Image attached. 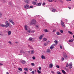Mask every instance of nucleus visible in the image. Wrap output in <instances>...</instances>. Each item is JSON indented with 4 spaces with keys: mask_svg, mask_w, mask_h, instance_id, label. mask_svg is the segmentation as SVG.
Here are the masks:
<instances>
[{
    "mask_svg": "<svg viewBox=\"0 0 74 74\" xmlns=\"http://www.w3.org/2000/svg\"><path fill=\"white\" fill-rule=\"evenodd\" d=\"M30 24L33 25V26L36 25V21L34 19L32 20L31 22L30 23Z\"/></svg>",
    "mask_w": 74,
    "mask_h": 74,
    "instance_id": "obj_1",
    "label": "nucleus"
},
{
    "mask_svg": "<svg viewBox=\"0 0 74 74\" xmlns=\"http://www.w3.org/2000/svg\"><path fill=\"white\" fill-rule=\"evenodd\" d=\"M5 26H6V27H9V26L10 25V23L8 22V21H7L5 22Z\"/></svg>",
    "mask_w": 74,
    "mask_h": 74,
    "instance_id": "obj_2",
    "label": "nucleus"
},
{
    "mask_svg": "<svg viewBox=\"0 0 74 74\" xmlns=\"http://www.w3.org/2000/svg\"><path fill=\"white\" fill-rule=\"evenodd\" d=\"M20 53L21 54H19L18 53V55H22V53H24V54H25V52L23 51V50L20 51Z\"/></svg>",
    "mask_w": 74,
    "mask_h": 74,
    "instance_id": "obj_3",
    "label": "nucleus"
},
{
    "mask_svg": "<svg viewBox=\"0 0 74 74\" xmlns=\"http://www.w3.org/2000/svg\"><path fill=\"white\" fill-rule=\"evenodd\" d=\"M21 63L23 64H25L26 63V61L24 60H22L21 61Z\"/></svg>",
    "mask_w": 74,
    "mask_h": 74,
    "instance_id": "obj_4",
    "label": "nucleus"
},
{
    "mask_svg": "<svg viewBox=\"0 0 74 74\" xmlns=\"http://www.w3.org/2000/svg\"><path fill=\"white\" fill-rule=\"evenodd\" d=\"M61 25L63 27H64V23L63 22V21H62V20H61Z\"/></svg>",
    "mask_w": 74,
    "mask_h": 74,
    "instance_id": "obj_5",
    "label": "nucleus"
},
{
    "mask_svg": "<svg viewBox=\"0 0 74 74\" xmlns=\"http://www.w3.org/2000/svg\"><path fill=\"white\" fill-rule=\"evenodd\" d=\"M25 8L28 9L29 8V5H26L25 6H24Z\"/></svg>",
    "mask_w": 74,
    "mask_h": 74,
    "instance_id": "obj_6",
    "label": "nucleus"
},
{
    "mask_svg": "<svg viewBox=\"0 0 74 74\" xmlns=\"http://www.w3.org/2000/svg\"><path fill=\"white\" fill-rule=\"evenodd\" d=\"M24 28L25 30H27V28H28V26L27 25H25L24 26Z\"/></svg>",
    "mask_w": 74,
    "mask_h": 74,
    "instance_id": "obj_7",
    "label": "nucleus"
},
{
    "mask_svg": "<svg viewBox=\"0 0 74 74\" xmlns=\"http://www.w3.org/2000/svg\"><path fill=\"white\" fill-rule=\"evenodd\" d=\"M44 35H42L40 36L39 37V39L41 40V39H42V37H44Z\"/></svg>",
    "mask_w": 74,
    "mask_h": 74,
    "instance_id": "obj_8",
    "label": "nucleus"
},
{
    "mask_svg": "<svg viewBox=\"0 0 74 74\" xmlns=\"http://www.w3.org/2000/svg\"><path fill=\"white\" fill-rule=\"evenodd\" d=\"M53 67V64H50L49 65V68H52Z\"/></svg>",
    "mask_w": 74,
    "mask_h": 74,
    "instance_id": "obj_9",
    "label": "nucleus"
},
{
    "mask_svg": "<svg viewBox=\"0 0 74 74\" xmlns=\"http://www.w3.org/2000/svg\"><path fill=\"white\" fill-rule=\"evenodd\" d=\"M63 56L65 58H66L67 57V54H66V53H65L64 54H63Z\"/></svg>",
    "mask_w": 74,
    "mask_h": 74,
    "instance_id": "obj_10",
    "label": "nucleus"
},
{
    "mask_svg": "<svg viewBox=\"0 0 74 74\" xmlns=\"http://www.w3.org/2000/svg\"><path fill=\"white\" fill-rule=\"evenodd\" d=\"M51 52V50L50 49H48L47 50V53H50Z\"/></svg>",
    "mask_w": 74,
    "mask_h": 74,
    "instance_id": "obj_11",
    "label": "nucleus"
},
{
    "mask_svg": "<svg viewBox=\"0 0 74 74\" xmlns=\"http://www.w3.org/2000/svg\"><path fill=\"white\" fill-rule=\"evenodd\" d=\"M8 36H10L11 35V31H9L8 32Z\"/></svg>",
    "mask_w": 74,
    "mask_h": 74,
    "instance_id": "obj_12",
    "label": "nucleus"
},
{
    "mask_svg": "<svg viewBox=\"0 0 74 74\" xmlns=\"http://www.w3.org/2000/svg\"><path fill=\"white\" fill-rule=\"evenodd\" d=\"M1 27H6V26L5 25H4V24H2L1 25Z\"/></svg>",
    "mask_w": 74,
    "mask_h": 74,
    "instance_id": "obj_13",
    "label": "nucleus"
},
{
    "mask_svg": "<svg viewBox=\"0 0 74 74\" xmlns=\"http://www.w3.org/2000/svg\"><path fill=\"white\" fill-rule=\"evenodd\" d=\"M41 5V3H38L36 4V5L37 6H40Z\"/></svg>",
    "mask_w": 74,
    "mask_h": 74,
    "instance_id": "obj_14",
    "label": "nucleus"
},
{
    "mask_svg": "<svg viewBox=\"0 0 74 74\" xmlns=\"http://www.w3.org/2000/svg\"><path fill=\"white\" fill-rule=\"evenodd\" d=\"M41 58L42 59H45V57L43 55L41 56Z\"/></svg>",
    "mask_w": 74,
    "mask_h": 74,
    "instance_id": "obj_15",
    "label": "nucleus"
},
{
    "mask_svg": "<svg viewBox=\"0 0 74 74\" xmlns=\"http://www.w3.org/2000/svg\"><path fill=\"white\" fill-rule=\"evenodd\" d=\"M33 4L34 5H36L37 4V2H34V1H33L32 2Z\"/></svg>",
    "mask_w": 74,
    "mask_h": 74,
    "instance_id": "obj_16",
    "label": "nucleus"
},
{
    "mask_svg": "<svg viewBox=\"0 0 74 74\" xmlns=\"http://www.w3.org/2000/svg\"><path fill=\"white\" fill-rule=\"evenodd\" d=\"M18 70H19L20 71H22V69L20 68H18Z\"/></svg>",
    "mask_w": 74,
    "mask_h": 74,
    "instance_id": "obj_17",
    "label": "nucleus"
},
{
    "mask_svg": "<svg viewBox=\"0 0 74 74\" xmlns=\"http://www.w3.org/2000/svg\"><path fill=\"white\" fill-rule=\"evenodd\" d=\"M34 53V51L33 50H32L31 52V54H33V53Z\"/></svg>",
    "mask_w": 74,
    "mask_h": 74,
    "instance_id": "obj_18",
    "label": "nucleus"
},
{
    "mask_svg": "<svg viewBox=\"0 0 74 74\" xmlns=\"http://www.w3.org/2000/svg\"><path fill=\"white\" fill-rule=\"evenodd\" d=\"M54 42L56 44H58V41L56 40H55L54 41Z\"/></svg>",
    "mask_w": 74,
    "mask_h": 74,
    "instance_id": "obj_19",
    "label": "nucleus"
},
{
    "mask_svg": "<svg viewBox=\"0 0 74 74\" xmlns=\"http://www.w3.org/2000/svg\"><path fill=\"white\" fill-rule=\"evenodd\" d=\"M50 48L51 49H52L53 48V45H51V46L50 47Z\"/></svg>",
    "mask_w": 74,
    "mask_h": 74,
    "instance_id": "obj_20",
    "label": "nucleus"
},
{
    "mask_svg": "<svg viewBox=\"0 0 74 74\" xmlns=\"http://www.w3.org/2000/svg\"><path fill=\"white\" fill-rule=\"evenodd\" d=\"M37 72L38 73V74H40V73H41V71L38 70H37Z\"/></svg>",
    "mask_w": 74,
    "mask_h": 74,
    "instance_id": "obj_21",
    "label": "nucleus"
},
{
    "mask_svg": "<svg viewBox=\"0 0 74 74\" xmlns=\"http://www.w3.org/2000/svg\"><path fill=\"white\" fill-rule=\"evenodd\" d=\"M62 71L63 74H66V72L64 71L63 70H62Z\"/></svg>",
    "mask_w": 74,
    "mask_h": 74,
    "instance_id": "obj_22",
    "label": "nucleus"
},
{
    "mask_svg": "<svg viewBox=\"0 0 74 74\" xmlns=\"http://www.w3.org/2000/svg\"><path fill=\"white\" fill-rule=\"evenodd\" d=\"M44 31L45 32V33L48 32V30H47V29H45L44 30Z\"/></svg>",
    "mask_w": 74,
    "mask_h": 74,
    "instance_id": "obj_23",
    "label": "nucleus"
},
{
    "mask_svg": "<svg viewBox=\"0 0 74 74\" xmlns=\"http://www.w3.org/2000/svg\"><path fill=\"white\" fill-rule=\"evenodd\" d=\"M29 40L30 41H32V40H33V38L31 37H30Z\"/></svg>",
    "mask_w": 74,
    "mask_h": 74,
    "instance_id": "obj_24",
    "label": "nucleus"
},
{
    "mask_svg": "<svg viewBox=\"0 0 74 74\" xmlns=\"http://www.w3.org/2000/svg\"><path fill=\"white\" fill-rule=\"evenodd\" d=\"M28 70V69H27V68H24V70H25V71H28V70Z\"/></svg>",
    "mask_w": 74,
    "mask_h": 74,
    "instance_id": "obj_25",
    "label": "nucleus"
},
{
    "mask_svg": "<svg viewBox=\"0 0 74 74\" xmlns=\"http://www.w3.org/2000/svg\"><path fill=\"white\" fill-rule=\"evenodd\" d=\"M43 40L45 41H46L47 40V39L46 38H45L43 39Z\"/></svg>",
    "mask_w": 74,
    "mask_h": 74,
    "instance_id": "obj_26",
    "label": "nucleus"
},
{
    "mask_svg": "<svg viewBox=\"0 0 74 74\" xmlns=\"http://www.w3.org/2000/svg\"><path fill=\"white\" fill-rule=\"evenodd\" d=\"M52 11L53 12H55V11H56V9H53Z\"/></svg>",
    "mask_w": 74,
    "mask_h": 74,
    "instance_id": "obj_27",
    "label": "nucleus"
},
{
    "mask_svg": "<svg viewBox=\"0 0 74 74\" xmlns=\"http://www.w3.org/2000/svg\"><path fill=\"white\" fill-rule=\"evenodd\" d=\"M9 21L10 22H11V23H12L13 22V21L12 20L9 19Z\"/></svg>",
    "mask_w": 74,
    "mask_h": 74,
    "instance_id": "obj_28",
    "label": "nucleus"
},
{
    "mask_svg": "<svg viewBox=\"0 0 74 74\" xmlns=\"http://www.w3.org/2000/svg\"><path fill=\"white\" fill-rule=\"evenodd\" d=\"M35 27L36 28V29H38V28H39V27H38V26L37 25H36L35 26Z\"/></svg>",
    "mask_w": 74,
    "mask_h": 74,
    "instance_id": "obj_29",
    "label": "nucleus"
},
{
    "mask_svg": "<svg viewBox=\"0 0 74 74\" xmlns=\"http://www.w3.org/2000/svg\"><path fill=\"white\" fill-rule=\"evenodd\" d=\"M68 32H69V34H71V35L73 34V33H72L71 32H70V31H68Z\"/></svg>",
    "mask_w": 74,
    "mask_h": 74,
    "instance_id": "obj_30",
    "label": "nucleus"
},
{
    "mask_svg": "<svg viewBox=\"0 0 74 74\" xmlns=\"http://www.w3.org/2000/svg\"><path fill=\"white\" fill-rule=\"evenodd\" d=\"M9 5H10V6H11L12 5V3L11 2L9 3Z\"/></svg>",
    "mask_w": 74,
    "mask_h": 74,
    "instance_id": "obj_31",
    "label": "nucleus"
},
{
    "mask_svg": "<svg viewBox=\"0 0 74 74\" xmlns=\"http://www.w3.org/2000/svg\"><path fill=\"white\" fill-rule=\"evenodd\" d=\"M2 17V13H1L0 12V18H1Z\"/></svg>",
    "mask_w": 74,
    "mask_h": 74,
    "instance_id": "obj_32",
    "label": "nucleus"
},
{
    "mask_svg": "<svg viewBox=\"0 0 74 74\" xmlns=\"http://www.w3.org/2000/svg\"><path fill=\"white\" fill-rule=\"evenodd\" d=\"M60 32L61 33H63V31L62 30H60Z\"/></svg>",
    "mask_w": 74,
    "mask_h": 74,
    "instance_id": "obj_33",
    "label": "nucleus"
},
{
    "mask_svg": "<svg viewBox=\"0 0 74 74\" xmlns=\"http://www.w3.org/2000/svg\"><path fill=\"white\" fill-rule=\"evenodd\" d=\"M66 67H69V64L68 63L66 64Z\"/></svg>",
    "mask_w": 74,
    "mask_h": 74,
    "instance_id": "obj_34",
    "label": "nucleus"
},
{
    "mask_svg": "<svg viewBox=\"0 0 74 74\" xmlns=\"http://www.w3.org/2000/svg\"><path fill=\"white\" fill-rule=\"evenodd\" d=\"M28 33H31V29H30L29 30H28L27 31Z\"/></svg>",
    "mask_w": 74,
    "mask_h": 74,
    "instance_id": "obj_35",
    "label": "nucleus"
},
{
    "mask_svg": "<svg viewBox=\"0 0 74 74\" xmlns=\"http://www.w3.org/2000/svg\"><path fill=\"white\" fill-rule=\"evenodd\" d=\"M31 33H34V30H31Z\"/></svg>",
    "mask_w": 74,
    "mask_h": 74,
    "instance_id": "obj_36",
    "label": "nucleus"
},
{
    "mask_svg": "<svg viewBox=\"0 0 74 74\" xmlns=\"http://www.w3.org/2000/svg\"><path fill=\"white\" fill-rule=\"evenodd\" d=\"M56 34H57V35H59V34H60V33H59V32H56Z\"/></svg>",
    "mask_w": 74,
    "mask_h": 74,
    "instance_id": "obj_37",
    "label": "nucleus"
},
{
    "mask_svg": "<svg viewBox=\"0 0 74 74\" xmlns=\"http://www.w3.org/2000/svg\"><path fill=\"white\" fill-rule=\"evenodd\" d=\"M28 47H29V48H30L31 49H33V47H31V46H30L29 45H28Z\"/></svg>",
    "mask_w": 74,
    "mask_h": 74,
    "instance_id": "obj_38",
    "label": "nucleus"
},
{
    "mask_svg": "<svg viewBox=\"0 0 74 74\" xmlns=\"http://www.w3.org/2000/svg\"><path fill=\"white\" fill-rule=\"evenodd\" d=\"M47 45H48V44L47 43H44V45L45 46H47Z\"/></svg>",
    "mask_w": 74,
    "mask_h": 74,
    "instance_id": "obj_39",
    "label": "nucleus"
},
{
    "mask_svg": "<svg viewBox=\"0 0 74 74\" xmlns=\"http://www.w3.org/2000/svg\"><path fill=\"white\" fill-rule=\"evenodd\" d=\"M39 70L40 71H41V67H39Z\"/></svg>",
    "mask_w": 74,
    "mask_h": 74,
    "instance_id": "obj_40",
    "label": "nucleus"
},
{
    "mask_svg": "<svg viewBox=\"0 0 74 74\" xmlns=\"http://www.w3.org/2000/svg\"><path fill=\"white\" fill-rule=\"evenodd\" d=\"M8 43H9V44H10V45H12V43H11V41H9V42H8Z\"/></svg>",
    "mask_w": 74,
    "mask_h": 74,
    "instance_id": "obj_41",
    "label": "nucleus"
},
{
    "mask_svg": "<svg viewBox=\"0 0 74 74\" xmlns=\"http://www.w3.org/2000/svg\"><path fill=\"white\" fill-rule=\"evenodd\" d=\"M56 67H57V68H58V69H59V68L60 67L59 66V65H57L56 66Z\"/></svg>",
    "mask_w": 74,
    "mask_h": 74,
    "instance_id": "obj_42",
    "label": "nucleus"
},
{
    "mask_svg": "<svg viewBox=\"0 0 74 74\" xmlns=\"http://www.w3.org/2000/svg\"><path fill=\"white\" fill-rule=\"evenodd\" d=\"M69 42H73V39L70 40H69Z\"/></svg>",
    "mask_w": 74,
    "mask_h": 74,
    "instance_id": "obj_43",
    "label": "nucleus"
},
{
    "mask_svg": "<svg viewBox=\"0 0 74 74\" xmlns=\"http://www.w3.org/2000/svg\"><path fill=\"white\" fill-rule=\"evenodd\" d=\"M9 27L10 28H11V27H12V25H9Z\"/></svg>",
    "mask_w": 74,
    "mask_h": 74,
    "instance_id": "obj_44",
    "label": "nucleus"
},
{
    "mask_svg": "<svg viewBox=\"0 0 74 74\" xmlns=\"http://www.w3.org/2000/svg\"><path fill=\"white\" fill-rule=\"evenodd\" d=\"M72 65H73V64H72V63H71L69 64V66H72Z\"/></svg>",
    "mask_w": 74,
    "mask_h": 74,
    "instance_id": "obj_45",
    "label": "nucleus"
},
{
    "mask_svg": "<svg viewBox=\"0 0 74 74\" xmlns=\"http://www.w3.org/2000/svg\"><path fill=\"white\" fill-rule=\"evenodd\" d=\"M31 65H32L33 66H34V64L33 63H31Z\"/></svg>",
    "mask_w": 74,
    "mask_h": 74,
    "instance_id": "obj_46",
    "label": "nucleus"
},
{
    "mask_svg": "<svg viewBox=\"0 0 74 74\" xmlns=\"http://www.w3.org/2000/svg\"><path fill=\"white\" fill-rule=\"evenodd\" d=\"M51 72L52 74H55V72H54V71H51Z\"/></svg>",
    "mask_w": 74,
    "mask_h": 74,
    "instance_id": "obj_47",
    "label": "nucleus"
},
{
    "mask_svg": "<svg viewBox=\"0 0 74 74\" xmlns=\"http://www.w3.org/2000/svg\"><path fill=\"white\" fill-rule=\"evenodd\" d=\"M57 74H61V73H60V72H57Z\"/></svg>",
    "mask_w": 74,
    "mask_h": 74,
    "instance_id": "obj_48",
    "label": "nucleus"
},
{
    "mask_svg": "<svg viewBox=\"0 0 74 74\" xmlns=\"http://www.w3.org/2000/svg\"><path fill=\"white\" fill-rule=\"evenodd\" d=\"M64 60V58H63V57H62V61H63V60Z\"/></svg>",
    "mask_w": 74,
    "mask_h": 74,
    "instance_id": "obj_49",
    "label": "nucleus"
},
{
    "mask_svg": "<svg viewBox=\"0 0 74 74\" xmlns=\"http://www.w3.org/2000/svg\"><path fill=\"white\" fill-rule=\"evenodd\" d=\"M30 8H33V6H30Z\"/></svg>",
    "mask_w": 74,
    "mask_h": 74,
    "instance_id": "obj_50",
    "label": "nucleus"
},
{
    "mask_svg": "<svg viewBox=\"0 0 74 74\" xmlns=\"http://www.w3.org/2000/svg\"><path fill=\"white\" fill-rule=\"evenodd\" d=\"M61 3H63V2L62 1V0H59Z\"/></svg>",
    "mask_w": 74,
    "mask_h": 74,
    "instance_id": "obj_51",
    "label": "nucleus"
},
{
    "mask_svg": "<svg viewBox=\"0 0 74 74\" xmlns=\"http://www.w3.org/2000/svg\"><path fill=\"white\" fill-rule=\"evenodd\" d=\"M45 5V3H43L42 4V5Z\"/></svg>",
    "mask_w": 74,
    "mask_h": 74,
    "instance_id": "obj_52",
    "label": "nucleus"
},
{
    "mask_svg": "<svg viewBox=\"0 0 74 74\" xmlns=\"http://www.w3.org/2000/svg\"><path fill=\"white\" fill-rule=\"evenodd\" d=\"M32 59H33L34 60V59H36V58H35V57H32Z\"/></svg>",
    "mask_w": 74,
    "mask_h": 74,
    "instance_id": "obj_53",
    "label": "nucleus"
},
{
    "mask_svg": "<svg viewBox=\"0 0 74 74\" xmlns=\"http://www.w3.org/2000/svg\"><path fill=\"white\" fill-rule=\"evenodd\" d=\"M49 1V2H52V0H48Z\"/></svg>",
    "mask_w": 74,
    "mask_h": 74,
    "instance_id": "obj_54",
    "label": "nucleus"
},
{
    "mask_svg": "<svg viewBox=\"0 0 74 74\" xmlns=\"http://www.w3.org/2000/svg\"><path fill=\"white\" fill-rule=\"evenodd\" d=\"M56 45V44H53V45H53V46H55Z\"/></svg>",
    "mask_w": 74,
    "mask_h": 74,
    "instance_id": "obj_55",
    "label": "nucleus"
},
{
    "mask_svg": "<svg viewBox=\"0 0 74 74\" xmlns=\"http://www.w3.org/2000/svg\"><path fill=\"white\" fill-rule=\"evenodd\" d=\"M32 73L33 74H34V71H33L32 72Z\"/></svg>",
    "mask_w": 74,
    "mask_h": 74,
    "instance_id": "obj_56",
    "label": "nucleus"
},
{
    "mask_svg": "<svg viewBox=\"0 0 74 74\" xmlns=\"http://www.w3.org/2000/svg\"><path fill=\"white\" fill-rule=\"evenodd\" d=\"M55 31H56V30L53 29V32H55Z\"/></svg>",
    "mask_w": 74,
    "mask_h": 74,
    "instance_id": "obj_57",
    "label": "nucleus"
},
{
    "mask_svg": "<svg viewBox=\"0 0 74 74\" xmlns=\"http://www.w3.org/2000/svg\"><path fill=\"white\" fill-rule=\"evenodd\" d=\"M12 25H15V23H14V22H12Z\"/></svg>",
    "mask_w": 74,
    "mask_h": 74,
    "instance_id": "obj_58",
    "label": "nucleus"
},
{
    "mask_svg": "<svg viewBox=\"0 0 74 74\" xmlns=\"http://www.w3.org/2000/svg\"><path fill=\"white\" fill-rule=\"evenodd\" d=\"M47 44H49V41H47Z\"/></svg>",
    "mask_w": 74,
    "mask_h": 74,
    "instance_id": "obj_59",
    "label": "nucleus"
},
{
    "mask_svg": "<svg viewBox=\"0 0 74 74\" xmlns=\"http://www.w3.org/2000/svg\"><path fill=\"white\" fill-rule=\"evenodd\" d=\"M60 48H61V49H62V46L60 45Z\"/></svg>",
    "mask_w": 74,
    "mask_h": 74,
    "instance_id": "obj_60",
    "label": "nucleus"
},
{
    "mask_svg": "<svg viewBox=\"0 0 74 74\" xmlns=\"http://www.w3.org/2000/svg\"><path fill=\"white\" fill-rule=\"evenodd\" d=\"M0 66H3V64L1 63H0Z\"/></svg>",
    "mask_w": 74,
    "mask_h": 74,
    "instance_id": "obj_61",
    "label": "nucleus"
},
{
    "mask_svg": "<svg viewBox=\"0 0 74 74\" xmlns=\"http://www.w3.org/2000/svg\"><path fill=\"white\" fill-rule=\"evenodd\" d=\"M3 36V34H0V36Z\"/></svg>",
    "mask_w": 74,
    "mask_h": 74,
    "instance_id": "obj_62",
    "label": "nucleus"
},
{
    "mask_svg": "<svg viewBox=\"0 0 74 74\" xmlns=\"http://www.w3.org/2000/svg\"><path fill=\"white\" fill-rule=\"evenodd\" d=\"M30 71H32V69H29Z\"/></svg>",
    "mask_w": 74,
    "mask_h": 74,
    "instance_id": "obj_63",
    "label": "nucleus"
},
{
    "mask_svg": "<svg viewBox=\"0 0 74 74\" xmlns=\"http://www.w3.org/2000/svg\"><path fill=\"white\" fill-rule=\"evenodd\" d=\"M6 74H9V73H8V72H7Z\"/></svg>",
    "mask_w": 74,
    "mask_h": 74,
    "instance_id": "obj_64",
    "label": "nucleus"
}]
</instances>
